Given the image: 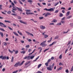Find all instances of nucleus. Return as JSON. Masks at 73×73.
Listing matches in <instances>:
<instances>
[{"instance_id":"nucleus-50","label":"nucleus","mask_w":73,"mask_h":73,"mask_svg":"<svg viewBox=\"0 0 73 73\" xmlns=\"http://www.w3.org/2000/svg\"><path fill=\"white\" fill-rule=\"evenodd\" d=\"M31 51H32V49H29L28 50V52H31Z\"/></svg>"},{"instance_id":"nucleus-60","label":"nucleus","mask_w":73,"mask_h":73,"mask_svg":"<svg viewBox=\"0 0 73 73\" xmlns=\"http://www.w3.org/2000/svg\"><path fill=\"white\" fill-rule=\"evenodd\" d=\"M68 31H67L66 32H65V31H64L63 32V33H64V34H65V33H68Z\"/></svg>"},{"instance_id":"nucleus-59","label":"nucleus","mask_w":73,"mask_h":73,"mask_svg":"<svg viewBox=\"0 0 73 73\" xmlns=\"http://www.w3.org/2000/svg\"><path fill=\"white\" fill-rule=\"evenodd\" d=\"M13 2L15 4H16L17 3V2L16 1H14Z\"/></svg>"},{"instance_id":"nucleus-62","label":"nucleus","mask_w":73,"mask_h":73,"mask_svg":"<svg viewBox=\"0 0 73 73\" xmlns=\"http://www.w3.org/2000/svg\"><path fill=\"white\" fill-rule=\"evenodd\" d=\"M48 6L49 7V6H50L51 5V4L50 3H48Z\"/></svg>"},{"instance_id":"nucleus-36","label":"nucleus","mask_w":73,"mask_h":73,"mask_svg":"<svg viewBox=\"0 0 73 73\" xmlns=\"http://www.w3.org/2000/svg\"><path fill=\"white\" fill-rule=\"evenodd\" d=\"M9 52H10V53H13V51H11L9 49Z\"/></svg>"},{"instance_id":"nucleus-32","label":"nucleus","mask_w":73,"mask_h":73,"mask_svg":"<svg viewBox=\"0 0 73 73\" xmlns=\"http://www.w3.org/2000/svg\"><path fill=\"white\" fill-rule=\"evenodd\" d=\"M18 1L19 3H20V4H22L23 5V3H22V2L21 1H20V0H18Z\"/></svg>"},{"instance_id":"nucleus-54","label":"nucleus","mask_w":73,"mask_h":73,"mask_svg":"<svg viewBox=\"0 0 73 73\" xmlns=\"http://www.w3.org/2000/svg\"><path fill=\"white\" fill-rule=\"evenodd\" d=\"M11 15H13V16H17V15L15 14H11Z\"/></svg>"},{"instance_id":"nucleus-27","label":"nucleus","mask_w":73,"mask_h":73,"mask_svg":"<svg viewBox=\"0 0 73 73\" xmlns=\"http://www.w3.org/2000/svg\"><path fill=\"white\" fill-rule=\"evenodd\" d=\"M3 7V5H0V10H2V7Z\"/></svg>"},{"instance_id":"nucleus-13","label":"nucleus","mask_w":73,"mask_h":73,"mask_svg":"<svg viewBox=\"0 0 73 73\" xmlns=\"http://www.w3.org/2000/svg\"><path fill=\"white\" fill-rule=\"evenodd\" d=\"M40 57L39 56H38L37 57L36 59H35V60H33L34 62H35V61H37V60H38V59L39 57Z\"/></svg>"},{"instance_id":"nucleus-44","label":"nucleus","mask_w":73,"mask_h":73,"mask_svg":"<svg viewBox=\"0 0 73 73\" xmlns=\"http://www.w3.org/2000/svg\"><path fill=\"white\" fill-rule=\"evenodd\" d=\"M18 72V70H17L13 72V73H16Z\"/></svg>"},{"instance_id":"nucleus-61","label":"nucleus","mask_w":73,"mask_h":73,"mask_svg":"<svg viewBox=\"0 0 73 73\" xmlns=\"http://www.w3.org/2000/svg\"><path fill=\"white\" fill-rule=\"evenodd\" d=\"M50 25H54V24L53 23H51L50 24Z\"/></svg>"},{"instance_id":"nucleus-17","label":"nucleus","mask_w":73,"mask_h":73,"mask_svg":"<svg viewBox=\"0 0 73 73\" xmlns=\"http://www.w3.org/2000/svg\"><path fill=\"white\" fill-rule=\"evenodd\" d=\"M17 8L18 9V10L19 11H20L21 12H22V11H23V10L21 9H19V8L17 7Z\"/></svg>"},{"instance_id":"nucleus-33","label":"nucleus","mask_w":73,"mask_h":73,"mask_svg":"<svg viewBox=\"0 0 73 73\" xmlns=\"http://www.w3.org/2000/svg\"><path fill=\"white\" fill-rule=\"evenodd\" d=\"M49 50V48L44 50V52H46V51L47 50Z\"/></svg>"},{"instance_id":"nucleus-56","label":"nucleus","mask_w":73,"mask_h":73,"mask_svg":"<svg viewBox=\"0 0 73 73\" xmlns=\"http://www.w3.org/2000/svg\"><path fill=\"white\" fill-rule=\"evenodd\" d=\"M8 28H9V29L11 30V31H12V30H13V29H12L11 28V27H8Z\"/></svg>"},{"instance_id":"nucleus-58","label":"nucleus","mask_w":73,"mask_h":73,"mask_svg":"<svg viewBox=\"0 0 73 73\" xmlns=\"http://www.w3.org/2000/svg\"><path fill=\"white\" fill-rule=\"evenodd\" d=\"M5 68H3L2 69L3 72H4V71H5Z\"/></svg>"},{"instance_id":"nucleus-8","label":"nucleus","mask_w":73,"mask_h":73,"mask_svg":"<svg viewBox=\"0 0 73 73\" xmlns=\"http://www.w3.org/2000/svg\"><path fill=\"white\" fill-rule=\"evenodd\" d=\"M40 29H45V28H46L45 27V26H40Z\"/></svg>"},{"instance_id":"nucleus-64","label":"nucleus","mask_w":73,"mask_h":73,"mask_svg":"<svg viewBox=\"0 0 73 73\" xmlns=\"http://www.w3.org/2000/svg\"><path fill=\"white\" fill-rule=\"evenodd\" d=\"M54 58L53 57H52L51 58V60H54Z\"/></svg>"},{"instance_id":"nucleus-52","label":"nucleus","mask_w":73,"mask_h":73,"mask_svg":"<svg viewBox=\"0 0 73 73\" xmlns=\"http://www.w3.org/2000/svg\"><path fill=\"white\" fill-rule=\"evenodd\" d=\"M23 24H25L26 25H27V23L25 22H23Z\"/></svg>"},{"instance_id":"nucleus-43","label":"nucleus","mask_w":73,"mask_h":73,"mask_svg":"<svg viewBox=\"0 0 73 73\" xmlns=\"http://www.w3.org/2000/svg\"><path fill=\"white\" fill-rule=\"evenodd\" d=\"M44 17H39V19L40 20H41L42 19H43Z\"/></svg>"},{"instance_id":"nucleus-15","label":"nucleus","mask_w":73,"mask_h":73,"mask_svg":"<svg viewBox=\"0 0 73 73\" xmlns=\"http://www.w3.org/2000/svg\"><path fill=\"white\" fill-rule=\"evenodd\" d=\"M13 61H14V58H13V56H12L11 58V62H13Z\"/></svg>"},{"instance_id":"nucleus-14","label":"nucleus","mask_w":73,"mask_h":73,"mask_svg":"<svg viewBox=\"0 0 73 73\" xmlns=\"http://www.w3.org/2000/svg\"><path fill=\"white\" fill-rule=\"evenodd\" d=\"M57 21L56 19H53V20L52 21V23H57Z\"/></svg>"},{"instance_id":"nucleus-18","label":"nucleus","mask_w":73,"mask_h":73,"mask_svg":"<svg viewBox=\"0 0 73 73\" xmlns=\"http://www.w3.org/2000/svg\"><path fill=\"white\" fill-rule=\"evenodd\" d=\"M70 14V11H68L66 14V16H69V15Z\"/></svg>"},{"instance_id":"nucleus-31","label":"nucleus","mask_w":73,"mask_h":73,"mask_svg":"<svg viewBox=\"0 0 73 73\" xmlns=\"http://www.w3.org/2000/svg\"><path fill=\"white\" fill-rule=\"evenodd\" d=\"M58 11H59V10H56L54 12V13H58Z\"/></svg>"},{"instance_id":"nucleus-24","label":"nucleus","mask_w":73,"mask_h":73,"mask_svg":"<svg viewBox=\"0 0 73 73\" xmlns=\"http://www.w3.org/2000/svg\"><path fill=\"white\" fill-rule=\"evenodd\" d=\"M52 37L51 38H50V40L48 41H47V42H50V41H51V40H52Z\"/></svg>"},{"instance_id":"nucleus-40","label":"nucleus","mask_w":73,"mask_h":73,"mask_svg":"<svg viewBox=\"0 0 73 73\" xmlns=\"http://www.w3.org/2000/svg\"><path fill=\"white\" fill-rule=\"evenodd\" d=\"M27 60H29L30 59V56H27Z\"/></svg>"},{"instance_id":"nucleus-1","label":"nucleus","mask_w":73,"mask_h":73,"mask_svg":"<svg viewBox=\"0 0 73 73\" xmlns=\"http://www.w3.org/2000/svg\"><path fill=\"white\" fill-rule=\"evenodd\" d=\"M46 40L43 41L40 44V45H41L42 47H45V46H46L47 45V44H45V43H46Z\"/></svg>"},{"instance_id":"nucleus-4","label":"nucleus","mask_w":73,"mask_h":73,"mask_svg":"<svg viewBox=\"0 0 73 73\" xmlns=\"http://www.w3.org/2000/svg\"><path fill=\"white\" fill-rule=\"evenodd\" d=\"M20 62H18L16 63L14 65V67H17L18 66H20Z\"/></svg>"},{"instance_id":"nucleus-29","label":"nucleus","mask_w":73,"mask_h":73,"mask_svg":"<svg viewBox=\"0 0 73 73\" xmlns=\"http://www.w3.org/2000/svg\"><path fill=\"white\" fill-rule=\"evenodd\" d=\"M59 58L60 59H62V55L61 54L60 55Z\"/></svg>"},{"instance_id":"nucleus-37","label":"nucleus","mask_w":73,"mask_h":73,"mask_svg":"<svg viewBox=\"0 0 73 73\" xmlns=\"http://www.w3.org/2000/svg\"><path fill=\"white\" fill-rule=\"evenodd\" d=\"M57 25H61V23H59L57 24Z\"/></svg>"},{"instance_id":"nucleus-26","label":"nucleus","mask_w":73,"mask_h":73,"mask_svg":"<svg viewBox=\"0 0 73 73\" xmlns=\"http://www.w3.org/2000/svg\"><path fill=\"white\" fill-rule=\"evenodd\" d=\"M59 16L60 17H62V16H63V14H62V13H60V14H59Z\"/></svg>"},{"instance_id":"nucleus-2","label":"nucleus","mask_w":73,"mask_h":73,"mask_svg":"<svg viewBox=\"0 0 73 73\" xmlns=\"http://www.w3.org/2000/svg\"><path fill=\"white\" fill-rule=\"evenodd\" d=\"M26 11V13L27 15H34V14L32 13H30L29 12H31V10H25ZM29 12V13H28Z\"/></svg>"},{"instance_id":"nucleus-48","label":"nucleus","mask_w":73,"mask_h":73,"mask_svg":"<svg viewBox=\"0 0 73 73\" xmlns=\"http://www.w3.org/2000/svg\"><path fill=\"white\" fill-rule=\"evenodd\" d=\"M7 13L8 14H10V13H11V11H9L7 12Z\"/></svg>"},{"instance_id":"nucleus-47","label":"nucleus","mask_w":73,"mask_h":73,"mask_svg":"<svg viewBox=\"0 0 73 73\" xmlns=\"http://www.w3.org/2000/svg\"><path fill=\"white\" fill-rule=\"evenodd\" d=\"M71 42V41H70L68 42V43L67 44V45H69V44H70V43Z\"/></svg>"},{"instance_id":"nucleus-49","label":"nucleus","mask_w":73,"mask_h":73,"mask_svg":"<svg viewBox=\"0 0 73 73\" xmlns=\"http://www.w3.org/2000/svg\"><path fill=\"white\" fill-rule=\"evenodd\" d=\"M51 61V59H50L48 60L47 61V62L48 63V62H50V61Z\"/></svg>"},{"instance_id":"nucleus-10","label":"nucleus","mask_w":73,"mask_h":73,"mask_svg":"<svg viewBox=\"0 0 73 73\" xmlns=\"http://www.w3.org/2000/svg\"><path fill=\"white\" fill-rule=\"evenodd\" d=\"M46 69H47L48 70H52V69L50 67H47L46 68Z\"/></svg>"},{"instance_id":"nucleus-25","label":"nucleus","mask_w":73,"mask_h":73,"mask_svg":"<svg viewBox=\"0 0 73 73\" xmlns=\"http://www.w3.org/2000/svg\"><path fill=\"white\" fill-rule=\"evenodd\" d=\"M0 34L1 35V37H3L4 36L3 33L1 32H0Z\"/></svg>"},{"instance_id":"nucleus-46","label":"nucleus","mask_w":73,"mask_h":73,"mask_svg":"<svg viewBox=\"0 0 73 73\" xmlns=\"http://www.w3.org/2000/svg\"><path fill=\"white\" fill-rule=\"evenodd\" d=\"M0 30L2 31H5V30H4L3 29H1L0 28Z\"/></svg>"},{"instance_id":"nucleus-21","label":"nucleus","mask_w":73,"mask_h":73,"mask_svg":"<svg viewBox=\"0 0 73 73\" xmlns=\"http://www.w3.org/2000/svg\"><path fill=\"white\" fill-rule=\"evenodd\" d=\"M27 1L29 3H31L33 2V1L32 0H28Z\"/></svg>"},{"instance_id":"nucleus-22","label":"nucleus","mask_w":73,"mask_h":73,"mask_svg":"<svg viewBox=\"0 0 73 73\" xmlns=\"http://www.w3.org/2000/svg\"><path fill=\"white\" fill-rule=\"evenodd\" d=\"M62 67H61L58 69V70H62Z\"/></svg>"},{"instance_id":"nucleus-7","label":"nucleus","mask_w":73,"mask_h":73,"mask_svg":"<svg viewBox=\"0 0 73 73\" xmlns=\"http://www.w3.org/2000/svg\"><path fill=\"white\" fill-rule=\"evenodd\" d=\"M0 58L1 60H5L6 59V56H0Z\"/></svg>"},{"instance_id":"nucleus-19","label":"nucleus","mask_w":73,"mask_h":73,"mask_svg":"<svg viewBox=\"0 0 73 73\" xmlns=\"http://www.w3.org/2000/svg\"><path fill=\"white\" fill-rule=\"evenodd\" d=\"M48 37V35H44V37L45 38H47Z\"/></svg>"},{"instance_id":"nucleus-28","label":"nucleus","mask_w":73,"mask_h":73,"mask_svg":"<svg viewBox=\"0 0 73 73\" xmlns=\"http://www.w3.org/2000/svg\"><path fill=\"white\" fill-rule=\"evenodd\" d=\"M41 65H42V64H39L38 66V68H39L40 67V66H41Z\"/></svg>"},{"instance_id":"nucleus-9","label":"nucleus","mask_w":73,"mask_h":73,"mask_svg":"<svg viewBox=\"0 0 73 73\" xmlns=\"http://www.w3.org/2000/svg\"><path fill=\"white\" fill-rule=\"evenodd\" d=\"M49 15H51V14L48 12L45 15V17H47V16H49Z\"/></svg>"},{"instance_id":"nucleus-20","label":"nucleus","mask_w":73,"mask_h":73,"mask_svg":"<svg viewBox=\"0 0 73 73\" xmlns=\"http://www.w3.org/2000/svg\"><path fill=\"white\" fill-rule=\"evenodd\" d=\"M24 62H25V61H23V62L21 64L19 63V65L20 66H21L22 65H23Z\"/></svg>"},{"instance_id":"nucleus-55","label":"nucleus","mask_w":73,"mask_h":73,"mask_svg":"<svg viewBox=\"0 0 73 73\" xmlns=\"http://www.w3.org/2000/svg\"><path fill=\"white\" fill-rule=\"evenodd\" d=\"M7 44V43H6V42H4V45H5V46H6Z\"/></svg>"},{"instance_id":"nucleus-38","label":"nucleus","mask_w":73,"mask_h":73,"mask_svg":"<svg viewBox=\"0 0 73 73\" xmlns=\"http://www.w3.org/2000/svg\"><path fill=\"white\" fill-rule=\"evenodd\" d=\"M59 65L60 66H61V65H63V64H62V63H61V62H60L59 63Z\"/></svg>"},{"instance_id":"nucleus-5","label":"nucleus","mask_w":73,"mask_h":73,"mask_svg":"<svg viewBox=\"0 0 73 73\" xmlns=\"http://www.w3.org/2000/svg\"><path fill=\"white\" fill-rule=\"evenodd\" d=\"M31 62L30 61H29V62H26L25 63V66H24L25 68H27V67H28L29 66H27Z\"/></svg>"},{"instance_id":"nucleus-63","label":"nucleus","mask_w":73,"mask_h":73,"mask_svg":"<svg viewBox=\"0 0 73 73\" xmlns=\"http://www.w3.org/2000/svg\"><path fill=\"white\" fill-rule=\"evenodd\" d=\"M18 53V51L17 50L15 51V54H17V53Z\"/></svg>"},{"instance_id":"nucleus-30","label":"nucleus","mask_w":73,"mask_h":73,"mask_svg":"<svg viewBox=\"0 0 73 73\" xmlns=\"http://www.w3.org/2000/svg\"><path fill=\"white\" fill-rule=\"evenodd\" d=\"M45 65H46V66H48V62L46 63Z\"/></svg>"},{"instance_id":"nucleus-35","label":"nucleus","mask_w":73,"mask_h":73,"mask_svg":"<svg viewBox=\"0 0 73 73\" xmlns=\"http://www.w3.org/2000/svg\"><path fill=\"white\" fill-rule=\"evenodd\" d=\"M34 57H35V56H31L30 57V58L31 59H33V58Z\"/></svg>"},{"instance_id":"nucleus-41","label":"nucleus","mask_w":73,"mask_h":73,"mask_svg":"<svg viewBox=\"0 0 73 73\" xmlns=\"http://www.w3.org/2000/svg\"><path fill=\"white\" fill-rule=\"evenodd\" d=\"M58 4H59V2H58L56 3L55 5H54V6H55V7H56V5H58Z\"/></svg>"},{"instance_id":"nucleus-23","label":"nucleus","mask_w":73,"mask_h":73,"mask_svg":"<svg viewBox=\"0 0 73 73\" xmlns=\"http://www.w3.org/2000/svg\"><path fill=\"white\" fill-rule=\"evenodd\" d=\"M13 33L15 35H16L17 36H19V35L18 34H17L15 32H13Z\"/></svg>"},{"instance_id":"nucleus-42","label":"nucleus","mask_w":73,"mask_h":73,"mask_svg":"<svg viewBox=\"0 0 73 73\" xmlns=\"http://www.w3.org/2000/svg\"><path fill=\"white\" fill-rule=\"evenodd\" d=\"M58 38V36H57L55 37L54 39H57V38Z\"/></svg>"},{"instance_id":"nucleus-39","label":"nucleus","mask_w":73,"mask_h":73,"mask_svg":"<svg viewBox=\"0 0 73 73\" xmlns=\"http://www.w3.org/2000/svg\"><path fill=\"white\" fill-rule=\"evenodd\" d=\"M70 25L71 27H73V25L72 23H71L70 24Z\"/></svg>"},{"instance_id":"nucleus-57","label":"nucleus","mask_w":73,"mask_h":73,"mask_svg":"<svg viewBox=\"0 0 73 73\" xmlns=\"http://www.w3.org/2000/svg\"><path fill=\"white\" fill-rule=\"evenodd\" d=\"M17 17H18V19H21V17L20 16H18Z\"/></svg>"},{"instance_id":"nucleus-3","label":"nucleus","mask_w":73,"mask_h":73,"mask_svg":"<svg viewBox=\"0 0 73 73\" xmlns=\"http://www.w3.org/2000/svg\"><path fill=\"white\" fill-rule=\"evenodd\" d=\"M54 8L53 9V8H51L50 9H48L45 8L44 9V10H46V11H48V12H50V11H51L52 12V11H54Z\"/></svg>"},{"instance_id":"nucleus-6","label":"nucleus","mask_w":73,"mask_h":73,"mask_svg":"<svg viewBox=\"0 0 73 73\" xmlns=\"http://www.w3.org/2000/svg\"><path fill=\"white\" fill-rule=\"evenodd\" d=\"M0 26L1 27H3L4 28H7V26H6L4 23L1 22H0Z\"/></svg>"},{"instance_id":"nucleus-16","label":"nucleus","mask_w":73,"mask_h":73,"mask_svg":"<svg viewBox=\"0 0 73 73\" xmlns=\"http://www.w3.org/2000/svg\"><path fill=\"white\" fill-rule=\"evenodd\" d=\"M72 17V15L69 16L67 17V18H66V19H70V18H71V17Z\"/></svg>"},{"instance_id":"nucleus-34","label":"nucleus","mask_w":73,"mask_h":73,"mask_svg":"<svg viewBox=\"0 0 73 73\" xmlns=\"http://www.w3.org/2000/svg\"><path fill=\"white\" fill-rule=\"evenodd\" d=\"M25 32H26V33H27V35H30V33L29 32L26 31H25Z\"/></svg>"},{"instance_id":"nucleus-51","label":"nucleus","mask_w":73,"mask_h":73,"mask_svg":"<svg viewBox=\"0 0 73 73\" xmlns=\"http://www.w3.org/2000/svg\"><path fill=\"white\" fill-rule=\"evenodd\" d=\"M65 72L66 73H68V72H69V71L67 69L66 70Z\"/></svg>"},{"instance_id":"nucleus-53","label":"nucleus","mask_w":73,"mask_h":73,"mask_svg":"<svg viewBox=\"0 0 73 73\" xmlns=\"http://www.w3.org/2000/svg\"><path fill=\"white\" fill-rule=\"evenodd\" d=\"M61 22L62 23V24H64V23H65V21H61Z\"/></svg>"},{"instance_id":"nucleus-12","label":"nucleus","mask_w":73,"mask_h":73,"mask_svg":"<svg viewBox=\"0 0 73 73\" xmlns=\"http://www.w3.org/2000/svg\"><path fill=\"white\" fill-rule=\"evenodd\" d=\"M4 22H5V23H11V21H7L6 20L4 21Z\"/></svg>"},{"instance_id":"nucleus-45","label":"nucleus","mask_w":73,"mask_h":73,"mask_svg":"<svg viewBox=\"0 0 73 73\" xmlns=\"http://www.w3.org/2000/svg\"><path fill=\"white\" fill-rule=\"evenodd\" d=\"M29 45H27L26 46V48H29Z\"/></svg>"},{"instance_id":"nucleus-11","label":"nucleus","mask_w":73,"mask_h":73,"mask_svg":"<svg viewBox=\"0 0 73 73\" xmlns=\"http://www.w3.org/2000/svg\"><path fill=\"white\" fill-rule=\"evenodd\" d=\"M56 42H52L51 44H50L49 45V46H52V45H53V44H54V43H55V44H56Z\"/></svg>"}]
</instances>
